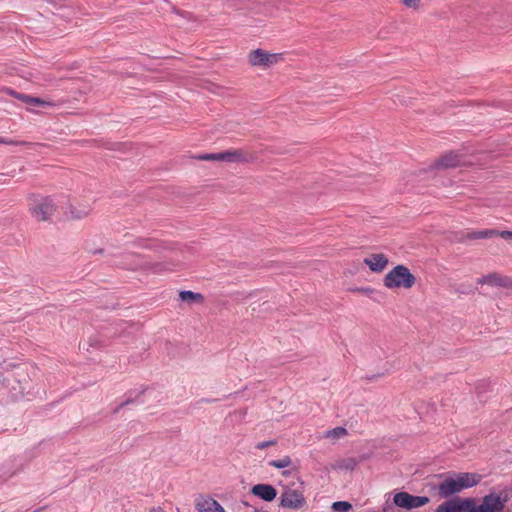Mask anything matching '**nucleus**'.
I'll return each instance as SVG.
<instances>
[{
    "label": "nucleus",
    "mask_w": 512,
    "mask_h": 512,
    "mask_svg": "<svg viewBox=\"0 0 512 512\" xmlns=\"http://www.w3.org/2000/svg\"><path fill=\"white\" fill-rule=\"evenodd\" d=\"M283 59L282 53H268L263 49L252 50L248 55L252 66L268 68L279 63Z\"/></svg>",
    "instance_id": "nucleus-6"
},
{
    "label": "nucleus",
    "mask_w": 512,
    "mask_h": 512,
    "mask_svg": "<svg viewBox=\"0 0 512 512\" xmlns=\"http://www.w3.org/2000/svg\"><path fill=\"white\" fill-rule=\"evenodd\" d=\"M470 499L455 498L448 500L437 507V512H467Z\"/></svg>",
    "instance_id": "nucleus-8"
},
{
    "label": "nucleus",
    "mask_w": 512,
    "mask_h": 512,
    "mask_svg": "<svg viewBox=\"0 0 512 512\" xmlns=\"http://www.w3.org/2000/svg\"><path fill=\"white\" fill-rule=\"evenodd\" d=\"M393 502L396 506L411 510L426 505L429 498L426 496H414L407 492H398L393 497Z\"/></svg>",
    "instance_id": "nucleus-7"
},
{
    "label": "nucleus",
    "mask_w": 512,
    "mask_h": 512,
    "mask_svg": "<svg viewBox=\"0 0 512 512\" xmlns=\"http://www.w3.org/2000/svg\"><path fill=\"white\" fill-rule=\"evenodd\" d=\"M0 144L5 145H27V142L24 141H17L10 138L0 137Z\"/></svg>",
    "instance_id": "nucleus-25"
},
{
    "label": "nucleus",
    "mask_w": 512,
    "mask_h": 512,
    "mask_svg": "<svg viewBox=\"0 0 512 512\" xmlns=\"http://www.w3.org/2000/svg\"><path fill=\"white\" fill-rule=\"evenodd\" d=\"M477 284H487L493 287L509 288L512 286V280L498 273H490L481 278H478Z\"/></svg>",
    "instance_id": "nucleus-9"
},
{
    "label": "nucleus",
    "mask_w": 512,
    "mask_h": 512,
    "mask_svg": "<svg viewBox=\"0 0 512 512\" xmlns=\"http://www.w3.org/2000/svg\"><path fill=\"white\" fill-rule=\"evenodd\" d=\"M357 291L365 293L366 295H370L371 293H373L374 289H372V288H360Z\"/></svg>",
    "instance_id": "nucleus-29"
},
{
    "label": "nucleus",
    "mask_w": 512,
    "mask_h": 512,
    "mask_svg": "<svg viewBox=\"0 0 512 512\" xmlns=\"http://www.w3.org/2000/svg\"><path fill=\"white\" fill-rule=\"evenodd\" d=\"M268 465L277 469L289 468L292 466V460L289 456H284L277 460H271Z\"/></svg>",
    "instance_id": "nucleus-20"
},
{
    "label": "nucleus",
    "mask_w": 512,
    "mask_h": 512,
    "mask_svg": "<svg viewBox=\"0 0 512 512\" xmlns=\"http://www.w3.org/2000/svg\"><path fill=\"white\" fill-rule=\"evenodd\" d=\"M127 260L126 262H121L120 265L125 269H138L142 267V260L139 255L136 254H127L126 255Z\"/></svg>",
    "instance_id": "nucleus-19"
},
{
    "label": "nucleus",
    "mask_w": 512,
    "mask_h": 512,
    "mask_svg": "<svg viewBox=\"0 0 512 512\" xmlns=\"http://www.w3.org/2000/svg\"><path fill=\"white\" fill-rule=\"evenodd\" d=\"M179 298L183 302L187 303H202L204 301V296L201 293H196L193 291L184 290L179 293Z\"/></svg>",
    "instance_id": "nucleus-18"
},
{
    "label": "nucleus",
    "mask_w": 512,
    "mask_h": 512,
    "mask_svg": "<svg viewBox=\"0 0 512 512\" xmlns=\"http://www.w3.org/2000/svg\"><path fill=\"white\" fill-rule=\"evenodd\" d=\"M402 3L409 8H417L420 0H401Z\"/></svg>",
    "instance_id": "nucleus-27"
},
{
    "label": "nucleus",
    "mask_w": 512,
    "mask_h": 512,
    "mask_svg": "<svg viewBox=\"0 0 512 512\" xmlns=\"http://www.w3.org/2000/svg\"><path fill=\"white\" fill-rule=\"evenodd\" d=\"M282 474H283L284 476H287V475H289V474H290V471H289V470H285V471H283V472H282Z\"/></svg>",
    "instance_id": "nucleus-30"
},
{
    "label": "nucleus",
    "mask_w": 512,
    "mask_h": 512,
    "mask_svg": "<svg viewBox=\"0 0 512 512\" xmlns=\"http://www.w3.org/2000/svg\"><path fill=\"white\" fill-rule=\"evenodd\" d=\"M196 159L204 161H219L218 153L201 154L196 156Z\"/></svg>",
    "instance_id": "nucleus-24"
},
{
    "label": "nucleus",
    "mask_w": 512,
    "mask_h": 512,
    "mask_svg": "<svg viewBox=\"0 0 512 512\" xmlns=\"http://www.w3.org/2000/svg\"><path fill=\"white\" fill-rule=\"evenodd\" d=\"M251 493L266 502L273 501L277 496L276 489L270 484H256L251 488Z\"/></svg>",
    "instance_id": "nucleus-11"
},
{
    "label": "nucleus",
    "mask_w": 512,
    "mask_h": 512,
    "mask_svg": "<svg viewBox=\"0 0 512 512\" xmlns=\"http://www.w3.org/2000/svg\"><path fill=\"white\" fill-rule=\"evenodd\" d=\"M498 235V230L496 229H484L479 231H471L466 235L467 239L475 240V239H486L493 238Z\"/></svg>",
    "instance_id": "nucleus-17"
},
{
    "label": "nucleus",
    "mask_w": 512,
    "mask_h": 512,
    "mask_svg": "<svg viewBox=\"0 0 512 512\" xmlns=\"http://www.w3.org/2000/svg\"><path fill=\"white\" fill-rule=\"evenodd\" d=\"M497 236L506 240H512V231H498Z\"/></svg>",
    "instance_id": "nucleus-28"
},
{
    "label": "nucleus",
    "mask_w": 512,
    "mask_h": 512,
    "mask_svg": "<svg viewBox=\"0 0 512 512\" xmlns=\"http://www.w3.org/2000/svg\"><path fill=\"white\" fill-rule=\"evenodd\" d=\"M352 505L347 501H337L332 504V509L336 512H348Z\"/></svg>",
    "instance_id": "nucleus-23"
},
{
    "label": "nucleus",
    "mask_w": 512,
    "mask_h": 512,
    "mask_svg": "<svg viewBox=\"0 0 512 512\" xmlns=\"http://www.w3.org/2000/svg\"><path fill=\"white\" fill-rule=\"evenodd\" d=\"M198 512H226L223 506L212 498H199L196 501Z\"/></svg>",
    "instance_id": "nucleus-13"
},
{
    "label": "nucleus",
    "mask_w": 512,
    "mask_h": 512,
    "mask_svg": "<svg viewBox=\"0 0 512 512\" xmlns=\"http://www.w3.org/2000/svg\"><path fill=\"white\" fill-rule=\"evenodd\" d=\"M11 95H13L18 100L22 101L23 103L29 105V106H52V102L45 101L39 97H33L26 94H21L17 92H11Z\"/></svg>",
    "instance_id": "nucleus-15"
},
{
    "label": "nucleus",
    "mask_w": 512,
    "mask_h": 512,
    "mask_svg": "<svg viewBox=\"0 0 512 512\" xmlns=\"http://www.w3.org/2000/svg\"><path fill=\"white\" fill-rule=\"evenodd\" d=\"M347 431L343 427H336L325 432L324 436L331 439H340L346 435Z\"/></svg>",
    "instance_id": "nucleus-22"
},
{
    "label": "nucleus",
    "mask_w": 512,
    "mask_h": 512,
    "mask_svg": "<svg viewBox=\"0 0 512 512\" xmlns=\"http://www.w3.org/2000/svg\"><path fill=\"white\" fill-rule=\"evenodd\" d=\"M481 480L480 475L476 473H455L447 476L438 486L439 494L442 497H449L459 493L464 489L477 485Z\"/></svg>",
    "instance_id": "nucleus-1"
},
{
    "label": "nucleus",
    "mask_w": 512,
    "mask_h": 512,
    "mask_svg": "<svg viewBox=\"0 0 512 512\" xmlns=\"http://www.w3.org/2000/svg\"><path fill=\"white\" fill-rule=\"evenodd\" d=\"M363 262L372 272L380 273L386 268L389 261L386 255L376 253L364 258Z\"/></svg>",
    "instance_id": "nucleus-10"
},
{
    "label": "nucleus",
    "mask_w": 512,
    "mask_h": 512,
    "mask_svg": "<svg viewBox=\"0 0 512 512\" xmlns=\"http://www.w3.org/2000/svg\"><path fill=\"white\" fill-rule=\"evenodd\" d=\"M383 282L389 289H410L415 284L416 278L406 266L397 265L385 275Z\"/></svg>",
    "instance_id": "nucleus-3"
},
{
    "label": "nucleus",
    "mask_w": 512,
    "mask_h": 512,
    "mask_svg": "<svg viewBox=\"0 0 512 512\" xmlns=\"http://www.w3.org/2000/svg\"><path fill=\"white\" fill-rule=\"evenodd\" d=\"M218 159L225 162H244L247 161V155L242 150H228L219 152Z\"/></svg>",
    "instance_id": "nucleus-14"
},
{
    "label": "nucleus",
    "mask_w": 512,
    "mask_h": 512,
    "mask_svg": "<svg viewBox=\"0 0 512 512\" xmlns=\"http://www.w3.org/2000/svg\"><path fill=\"white\" fill-rule=\"evenodd\" d=\"M60 204V201H56L51 196L41 194H30L28 196L29 212L37 221L49 220L60 207Z\"/></svg>",
    "instance_id": "nucleus-2"
},
{
    "label": "nucleus",
    "mask_w": 512,
    "mask_h": 512,
    "mask_svg": "<svg viewBox=\"0 0 512 512\" xmlns=\"http://www.w3.org/2000/svg\"><path fill=\"white\" fill-rule=\"evenodd\" d=\"M280 505L289 509H300L305 504L303 483L299 480L290 484H283Z\"/></svg>",
    "instance_id": "nucleus-4"
},
{
    "label": "nucleus",
    "mask_w": 512,
    "mask_h": 512,
    "mask_svg": "<svg viewBox=\"0 0 512 512\" xmlns=\"http://www.w3.org/2000/svg\"><path fill=\"white\" fill-rule=\"evenodd\" d=\"M90 211H91V207L89 205H85V206H83L82 209H79V210L74 208L73 206H70V214L75 219H81V218L88 216Z\"/></svg>",
    "instance_id": "nucleus-21"
},
{
    "label": "nucleus",
    "mask_w": 512,
    "mask_h": 512,
    "mask_svg": "<svg viewBox=\"0 0 512 512\" xmlns=\"http://www.w3.org/2000/svg\"><path fill=\"white\" fill-rule=\"evenodd\" d=\"M3 388L5 390H7L8 397L11 400H16L19 397H22L24 395V389L25 388L14 377H7V378H5V384H4Z\"/></svg>",
    "instance_id": "nucleus-12"
},
{
    "label": "nucleus",
    "mask_w": 512,
    "mask_h": 512,
    "mask_svg": "<svg viewBox=\"0 0 512 512\" xmlns=\"http://www.w3.org/2000/svg\"><path fill=\"white\" fill-rule=\"evenodd\" d=\"M505 502L506 499H503L499 494L490 493L479 504L470 499V507L467 512H501Z\"/></svg>",
    "instance_id": "nucleus-5"
},
{
    "label": "nucleus",
    "mask_w": 512,
    "mask_h": 512,
    "mask_svg": "<svg viewBox=\"0 0 512 512\" xmlns=\"http://www.w3.org/2000/svg\"><path fill=\"white\" fill-rule=\"evenodd\" d=\"M460 164V159L457 154L450 152L443 155L436 163L438 167L452 168Z\"/></svg>",
    "instance_id": "nucleus-16"
},
{
    "label": "nucleus",
    "mask_w": 512,
    "mask_h": 512,
    "mask_svg": "<svg viewBox=\"0 0 512 512\" xmlns=\"http://www.w3.org/2000/svg\"><path fill=\"white\" fill-rule=\"evenodd\" d=\"M275 444H276V441H274V440L262 441L256 445V448L259 450H263V449H265L269 446L275 445Z\"/></svg>",
    "instance_id": "nucleus-26"
}]
</instances>
